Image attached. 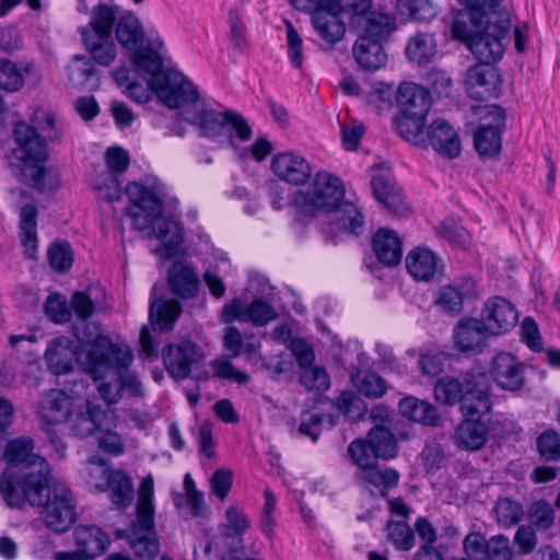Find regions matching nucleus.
<instances>
[{
  "label": "nucleus",
  "instance_id": "864d4df0",
  "mask_svg": "<svg viewBox=\"0 0 560 560\" xmlns=\"http://www.w3.org/2000/svg\"><path fill=\"white\" fill-rule=\"evenodd\" d=\"M495 514L503 526H512L522 521L524 510L518 502L505 498L497 502Z\"/></svg>",
  "mask_w": 560,
  "mask_h": 560
},
{
  "label": "nucleus",
  "instance_id": "49530a36",
  "mask_svg": "<svg viewBox=\"0 0 560 560\" xmlns=\"http://www.w3.org/2000/svg\"><path fill=\"white\" fill-rule=\"evenodd\" d=\"M369 442L373 444L378 458L389 459L397 455L398 446L394 435L382 427L371 429L369 432Z\"/></svg>",
  "mask_w": 560,
  "mask_h": 560
},
{
  "label": "nucleus",
  "instance_id": "8fccbe9b",
  "mask_svg": "<svg viewBox=\"0 0 560 560\" xmlns=\"http://www.w3.org/2000/svg\"><path fill=\"white\" fill-rule=\"evenodd\" d=\"M387 537L399 550H410L415 545V536L405 521H392L387 524Z\"/></svg>",
  "mask_w": 560,
  "mask_h": 560
},
{
  "label": "nucleus",
  "instance_id": "f3484780",
  "mask_svg": "<svg viewBox=\"0 0 560 560\" xmlns=\"http://www.w3.org/2000/svg\"><path fill=\"white\" fill-rule=\"evenodd\" d=\"M79 395V390L75 395H68L61 389L46 392L39 401L38 416L40 420L51 425L68 421L72 412L81 406Z\"/></svg>",
  "mask_w": 560,
  "mask_h": 560
},
{
  "label": "nucleus",
  "instance_id": "cd10ccee",
  "mask_svg": "<svg viewBox=\"0 0 560 560\" xmlns=\"http://www.w3.org/2000/svg\"><path fill=\"white\" fill-rule=\"evenodd\" d=\"M489 438V423L483 420L465 418L455 429L454 444L464 451L482 448Z\"/></svg>",
  "mask_w": 560,
  "mask_h": 560
},
{
  "label": "nucleus",
  "instance_id": "c03bdc74",
  "mask_svg": "<svg viewBox=\"0 0 560 560\" xmlns=\"http://www.w3.org/2000/svg\"><path fill=\"white\" fill-rule=\"evenodd\" d=\"M397 9L401 15L418 22H429L439 13L431 0H398Z\"/></svg>",
  "mask_w": 560,
  "mask_h": 560
},
{
  "label": "nucleus",
  "instance_id": "052dcab7",
  "mask_svg": "<svg viewBox=\"0 0 560 560\" xmlns=\"http://www.w3.org/2000/svg\"><path fill=\"white\" fill-rule=\"evenodd\" d=\"M394 124L396 130L404 139L410 142H416L423 130L424 119H417V117L399 113V115L396 116Z\"/></svg>",
  "mask_w": 560,
  "mask_h": 560
},
{
  "label": "nucleus",
  "instance_id": "f8f14e48",
  "mask_svg": "<svg viewBox=\"0 0 560 560\" xmlns=\"http://www.w3.org/2000/svg\"><path fill=\"white\" fill-rule=\"evenodd\" d=\"M481 122L474 132V144L480 156L490 159L499 154L502 147L501 133L505 126V113L497 105L476 108Z\"/></svg>",
  "mask_w": 560,
  "mask_h": 560
},
{
  "label": "nucleus",
  "instance_id": "6e6552de",
  "mask_svg": "<svg viewBox=\"0 0 560 560\" xmlns=\"http://www.w3.org/2000/svg\"><path fill=\"white\" fill-rule=\"evenodd\" d=\"M154 481L151 475L142 479L136 504V518L127 533L133 552L143 559L152 560L160 551V542L154 526L153 503Z\"/></svg>",
  "mask_w": 560,
  "mask_h": 560
},
{
  "label": "nucleus",
  "instance_id": "0eeeda50",
  "mask_svg": "<svg viewBox=\"0 0 560 560\" xmlns=\"http://www.w3.org/2000/svg\"><path fill=\"white\" fill-rule=\"evenodd\" d=\"M183 118L196 126L200 136L213 140L226 138L233 148H236V141L245 142L252 138V128L246 119L234 110H217L197 101L184 109Z\"/></svg>",
  "mask_w": 560,
  "mask_h": 560
},
{
  "label": "nucleus",
  "instance_id": "72a5a7b5",
  "mask_svg": "<svg viewBox=\"0 0 560 560\" xmlns=\"http://www.w3.org/2000/svg\"><path fill=\"white\" fill-rule=\"evenodd\" d=\"M168 284L173 293L189 299L198 293L200 282L190 265L175 262L168 273Z\"/></svg>",
  "mask_w": 560,
  "mask_h": 560
},
{
  "label": "nucleus",
  "instance_id": "1a4fd4ad",
  "mask_svg": "<svg viewBox=\"0 0 560 560\" xmlns=\"http://www.w3.org/2000/svg\"><path fill=\"white\" fill-rule=\"evenodd\" d=\"M114 22L113 8L100 4L93 8L90 23L80 28L86 50L101 66H109L116 58V46L110 36Z\"/></svg>",
  "mask_w": 560,
  "mask_h": 560
},
{
  "label": "nucleus",
  "instance_id": "c85d7f7f",
  "mask_svg": "<svg viewBox=\"0 0 560 560\" xmlns=\"http://www.w3.org/2000/svg\"><path fill=\"white\" fill-rule=\"evenodd\" d=\"M476 295V283L471 278H462L450 285L440 288L435 304L444 312L458 314L465 299Z\"/></svg>",
  "mask_w": 560,
  "mask_h": 560
},
{
  "label": "nucleus",
  "instance_id": "bb28decb",
  "mask_svg": "<svg viewBox=\"0 0 560 560\" xmlns=\"http://www.w3.org/2000/svg\"><path fill=\"white\" fill-rule=\"evenodd\" d=\"M372 188L375 198L395 215L405 212L406 206L400 190L396 187L393 176L387 171H376L372 176Z\"/></svg>",
  "mask_w": 560,
  "mask_h": 560
},
{
  "label": "nucleus",
  "instance_id": "e433bc0d",
  "mask_svg": "<svg viewBox=\"0 0 560 560\" xmlns=\"http://www.w3.org/2000/svg\"><path fill=\"white\" fill-rule=\"evenodd\" d=\"M373 249L378 260L386 266H395L401 260V242L393 230L380 229L373 238Z\"/></svg>",
  "mask_w": 560,
  "mask_h": 560
},
{
  "label": "nucleus",
  "instance_id": "79ce46f5",
  "mask_svg": "<svg viewBox=\"0 0 560 560\" xmlns=\"http://www.w3.org/2000/svg\"><path fill=\"white\" fill-rule=\"evenodd\" d=\"M482 65L471 66L467 69L464 84L466 91L474 98H482L491 89L492 81L495 78L493 69Z\"/></svg>",
  "mask_w": 560,
  "mask_h": 560
},
{
  "label": "nucleus",
  "instance_id": "ea45409f",
  "mask_svg": "<svg viewBox=\"0 0 560 560\" xmlns=\"http://www.w3.org/2000/svg\"><path fill=\"white\" fill-rule=\"evenodd\" d=\"M408 272L417 280H430L438 269V257L425 248L417 247L406 257Z\"/></svg>",
  "mask_w": 560,
  "mask_h": 560
},
{
  "label": "nucleus",
  "instance_id": "de8ad7c7",
  "mask_svg": "<svg viewBox=\"0 0 560 560\" xmlns=\"http://www.w3.org/2000/svg\"><path fill=\"white\" fill-rule=\"evenodd\" d=\"M249 526L250 522L238 504H232L226 509L225 523L221 525V530L224 536H242L247 532Z\"/></svg>",
  "mask_w": 560,
  "mask_h": 560
},
{
  "label": "nucleus",
  "instance_id": "4d7b16f0",
  "mask_svg": "<svg viewBox=\"0 0 560 560\" xmlns=\"http://www.w3.org/2000/svg\"><path fill=\"white\" fill-rule=\"evenodd\" d=\"M46 315L57 324L67 323L71 318V311L67 300L61 294H50L44 305Z\"/></svg>",
  "mask_w": 560,
  "mask_h": 560
},
{
  "label": "nucleus",
  "instance_id": "13d9d810",
  "mask_svg": "<svg viewBox=\"0 0 560 560\" xmlns=\"http://www.w3.org/2000/svg\"><path fill=\"white\" fill-rule=\"evenodd\" d=\"M50 267L59 272L68 270L73 261L71 247L68 243H54L48 249Z\"/></svg>",
  "mask_w": 560,
  "mask_h": 560
},
{
  "label": "nucleus",
  "instance_id": "9d476101",
  "mask_svg": "<svg viewBox=\"0 0 560 560\" xmlns=\"http://www.w3.org/2000/svg\"><path fill=\"white\" fill-rule=\"evenodd\" d=\"M42 497L39 504L32 505L42 508L40 516L45 525L57 533L68 530L77 520V503L69 487L60 481L50 485L49 477Z\"/></svg>",
  "mask_w": 560,
  "mask_h": 560
},
{
  "label": "nucleus",
  "instance_id": "e2e57ef3",
  "mask_svg": "<svg viewBox=\"0 0 560 560\" xmlns=\"http://www.w3.org/2000/svg\"><path fill=\"white\" fill-rule=\"evenodd\" d=\"M174 503L179 509L186 518H195L202 515L203 511V494L202 493H189L178 494L174 499Z\"/></svg>",
  "mask_w": 560,
  "mask_h": 560
},
{
  "label": "nucleus",
  "instance_id": "5fc2aeb1",
  "mask_svg": "<svg viewBox=\"0 0 560 560\" xmlns=\"http://www.w3.org/2000/svg\"><path fill=\"white\" fill-rule=\"evenodd\" d=\"M441 237L445 238L451 245L465 248L470 242V235L467 230L456 220L445 221L439 229Z\"/></svg>",
  "mask_w": 560,
  "mask_h": 560
},
{
  "label": "nucleus",
  "instance_id": "680f3d73",
  "mask_svg": "<svg viewBox=\"0 0 560 560\" xmlns=\"http://www.w3.org/2000/svg\"><path fill=\"white\" fill-rule=\"evenodd\" d=\"M23 74L15 63L9 60H0V89L14 92L23 85Z\"/></svg>",
  "mask_w": 560,
  "mask_h": 560
},
{
  "label": "nucleus",
  "instance_id": "dca6fc26",
  "mask_svg": "<svg viewBox=\"0 0 560 560\" xmlns=\"http://www.w3.org/2000/svg\"><path fill=\"white\" fill-rule=\"evenodd\" d=\"M98 331L101 329L97 327ZM95 332L96 326L94 327ZM95 335H88L86 340L82 341L79 350H75L72 341L68 337H58L52 339L45 351V360L48 364L49 370L57 375L66 374L73 369V364L77 361L80 365L79 357L86 349V347L94 341Z\"/></svg>",
  "mask_w": 560,
  "mask_h": 560
},
{
  "label": "nucleus",
  "instance_id": "c756f323",
  "mask_svg": "<svg viewBox=\"0 0 560 560\" xmlns=\"http://www.w3.org/2000/svg\"><path fill=\"white\" fill-rule=\"evenodd\" d=\"M355 479L360 486L373 495L386 497L387 491L396 488L399 474L393 468H380L377 465L358 470Z\"/></svg>",
  "mask_w": 560,
  "mask_h": 560
},
{
  "label": "nucleus",
  "instance_id": "603ef678",
  "mask_svg": "<svg viewBox=\"0 0 560 560\" xmlns=\"http://www.w3.org/2000/svg\"><path fill=\"white\" fill-rule=\"evenodd\" d=\"M336 407L341 415L350 420H359L366 412L363 401L350 392H342L339 395L336 399Z\"/></svg>",
  "mask_w": 560,
  "mask_h": 560
},
{
  "label": "nucleus",
  "instance_id": "412c9836",
  "mask_svg": "<svg viewBox=\"0 0 560 560\" xmlns=\"http://www.w3.org/2000/svg\"><path fill=\"white\" fill-rule=\"evenodd\" d=\"M313 9L312 24L317 34L328 44L340 42L346 33V25L339 19L340 5L337 2L327 5H308Z\"/></svg>",
  "mask_w": 560,
  "mask_h": 560
},
{
  "label": "nucleus",
  "instance_id": "20e7f679",
  "mask_svg": "<svg viewBox=\"0 0 560 560\" xmlns=\"http://www.w3.org/2000/svg\"><path fill=\"white\" fill-rule=\"evenodd\" d=\"M31 438L21 436L10 441L4 458L10 465L0 477V493L11 508H21L25 502L39 504L46 490L50 467L46 459L34 452Z\"/></svg>",
  "mask_w": 560,
  "mask_h": 560
},
{
  "label": "nucleus",
  "instance_id": "a18cd8bd",
  "mask_svg": "<svg viewBox=\"0 0 560 560\" xmlns=\"http://www.w3.org/2000/svg\"><path fill=\"white\" fill-rule=\"evenodd\" d=\"M465 390L463 384L453 376H443L438 380L434 386L435 400L446 405L454 406L463 401Z\"/></svg>",
  "mask_w": 560,
  "mask_h": 560
},
{
  "label": "nucleus",
  "instance_id": "58836bf2",
  "mask_svg": "<svg viewBox=\"0 0 560 560\" xmlns=\"http://www.w3.org/2000/svg\"><path fill=\"white\" fill-rule=\"evenodd\" d=\"M401 416L427 425L435 427L440 422L436 408L427 400L413 396L402 398L398 405Z\"/></svg>",
  "mask_w": 560,
  "mask_h": 560
},
{
  "label": "nucleus",
  "instance_id": "6ab92c4d",
  "mask_svg": "<svg viewBox=\"0 0 560 560\" xmlns=\"http://www.w3.org/2000/svg\"><path fill=\"white\" fill-rule=\"evenodd\" d=\"M202 359V353L198 347L188 340H183L176 345H170L163 350V362L166 371L174 378H186L192 365Z\"/></svg>",
  "mask_w": 560,
  "mask_h": 560
},
{
  "label": "nucleus",
  "instance_id": "473e14b6",
  "mask_svg": "<svg viewBox=\"0 0 560 560\" xmlns=\"http://www.w3.org/2000/svg\"><path fill=\"white\" fill-rule=\"evenodd\" d=\"M107 412L101 406L93 401H86V412L79 411L78 409L72 412L69 418L70 428L72 432L81 438H85L94 433L96 430H102L103 421Z\"/></svg>",
  "mask_w": 560,
  "mask_h": 560
},
{
  "label": "nucleus",
  "instance_id": "7c9ffc66",
  "mask_svg": "<svg viewBox=\"0 0 560 560\" xmlns=\"http://www.w3.org/2000/svg\"><path fill=\"white\" fill-rule=\"evenodd\" d=\"M460 409L464 418L483 420L489 423L492 402L488 389L479 386V383H468Z\"/></svg>",
  "mask_w": 560,
  "mask_h": 560
},
{
  "label": "nucleus",
  "instance_id": "a878e982",
  "mask_svg": "<svg viewBox=\"0 0 560 560\" xmlns=\"http://www.w3.org/2000/svg\"><path fill=\"white\" fill-rule=\"evenodd\" d=\"M432 148L448 159L457 158L460 154V139L456 130L444 119L433 120L427 131Z\"/></svg>",
  "mask_w": 560,
  "mask_h": 560
},
{
  "label": "nucleus",
  "instance_id": "a19ab883",
  "mask_svg": "<svg viewBox=\"0 0 560 560\" xmlns=\"http://www.w3.org/2000/svg\"><path fill=\"white\" fill-rule=\"evenodd\" d=\"M182 313V306L175 299L151 300L149 317L151 323L161 331L172 329L174 323Z\"/></svg>",
  "mask_w": 560,
  "mask_h": 560
},
{
  "label": "nucleus",
  "instance_id": "9b49d317",
  "mask_svg": "<svg viewBox=\"0 0 560 560\" xmlns=\"http://www.w3.org/2000/svg\"><path fill=\"white\" fill-rule=\"evenodd\" d=\"M86 483L97 491H109L113 504L128 506L133 499V486L128 476L120 470H112L106 462L91 457L84 468Z\"/></svg>",
  "mask_w": 560,
  "mask_h": 560
},
{
  "label": "nucleus",
  "instance_id": "3c124183",
  "mask_svg": "<svg viewBox=\"0 0 560 560\" xmlns=\"http://www.w3.org/2000/svg\"><path fill=\"white\" fill-rule=\"evenodd\" d=\"M354 385L360 393L369 397H381L386 392V383L374 372H362L354 378Z\"/></svg>",
  "mask_w": 560,
  "mask_h": 560
},
{
  "label": "nucleus",
  "instance_id": "393cba45",
  "mask_svg": "<svg viewBox=\"0 0 560 560\" xmlns=\"http://www.w3.org/2000/svg\"><path fill=\"white\" fill-rule=\"evenodd\" d=\"M491 376L503 389L518 390L524 385L523 364L511 353L502 352L494 357Z\"/></svg>",
  "mask_w": 560,
  "mask_h": 560
},
{
  "label": "nucleus",
  "instance_id": "2f4dec72",
  "mask_svg": "<svg viewBox=\"0 0 560 560\" xmlns=\"http://www.w3.org/2000/svg\"><path fill=\"white\" fill-rule=\"evenodd\" d=\"M488 335L482 324L475 318L459 322L454 329L455 345L463 352L480 351Z\"/></svg>",
  "mask_w": 560,
  "mask_h": 560
},
{
  "label": "nucleus",
  "instance_id": "4be33fe9",
  "mask_svg": "<svg viewBox=\"0 0 560 560\" xmlns=\"http://www.w3.org/2000/svg\"><path fill=\"white\" fill-rule=\"evenodd\" d=\"M271 170L281 180L293 185L305 184L312 174L306 159L291 151L276 154L271 160Z\"/></svg>",
  "mask_w": 560,
  "mask_h": 560
},
{
  "label": "nucleus",
  "instance_id": "5701e85b",
  "mask_svg": "<svg viewBox=\"0 0 560 560\" xmlns=\"http://www.w3.org/2000/svg\"><path fill=\"white\" fill-rule=\"evenodd\" d=\"M399 113L424 119L431 107V97L427 89L413 82H402L396 93Z\"/></svg>",
  "mask_w": 560,
  "mask_h": 560
},
{
  "label": "nucleus",
  "instance_id": "b1692460",
  "mask_svg": "<svg viewBox=\"0 0 560 560\" xmlns=\"http://www.w3.org/2000/svg\"><path fill=\"white\" fill-rule=\"evenodd\" d=\"M164 42L153 30L148 31L147 44L132 51V61L136 67L151 75L150 81L162 77Z\"/></svg>",
  "mask_w": 560,
  "mask_h": 560
},
{
  "label": "nucleus",
  "instance_id": "37998d69",
  "mask_svg": "<svg viewBox=\"0 0 560 560\" xmlns=\"http://www.w3.org/2000/svg\"><path fill=\"white\" fill-rule=\"evenodd\" d=\"M436 54L434 36L428 33H419L408 42L406 47L407 57L417 63L429 62Z\"/></svg>",
  "mask_w": 560,
  "mask_h": 560
},
{
  "label": "nucleus",
  "instance_id": "774afa93",
  "mask_svg": "<svg viewBox=\"0 0 560 560\" xmlns=\"http://www.w3.org/2000/svg\"><path fill=\"white\" fill-rule=\"evenodd\" d=\"M488 540L479 533H470L464 539V551L471 560H486Z\"/></svg>",
  "mask_w": 560,
  "mask_h": 560
},
{
  "label": "nucleus",
  "instance_id": "f704fd0d",
  "mask_svg": "<svg viewBox=\"0 0 560 560\" xmlns=\"http://www.w3.org/2000/svg\"><path fill=\"white\" fill-rule=\"evenodd\" d=\"M115 35L118 43L130 51L137 50L144 39L142 24L131 12H125L116 19Z\"/></svg>",
  "mask_w": 560,
  "mask_h": 560
},
{
  "label": "nucleus",
  "instance_id": "338daca9",
  "mask_svg": "<svg viewBox=\"0 0 560 560\" xmlns=\"http://www.w3.org/2000/svg\"><path fill=\"white\" fill-rule=\"evenodd\" d=\"M539 453L548 460L560 457V436L555 431H546L537 440Z\"/></svg>",
  "mask_w": 560,
  "mask_h": 560
},
{
  "label": "nucleus",
  "instance_id": "c9c22d12",
  "mask_svg": "<svg viewBox=\"0 0 560 560\" xmlns=\"http://www.w3.org/2000/svg\"><path fill=\"white\" fill-rule=\"evenodd\" d=\"M75 544L86 557L102 555L109 545V537L97 526L81 525L74 530Z\"/></svg>",
  "mask_w": 560,
  "mask_h": 560
},
{
  "label": "nucleus",
  "instance_id": "7ed1b4c3",
  "mask_svg": "<svg viewBox=\"0 0 560 560\" xmlns=\"http://www.w3.org/2000/svg\"><path fill=\"white\" fill-rule=\"evenodd\" d=\"M345 186L334 174L318 172L307 190H299L293 196L291 206L293 220L299 225H306L318 212L328 217L330 230L325 233L348 232L359 234L364 225V218L359 208L345 200Z\"/></svg>",
  "mask_w": 560,
  "mask_h": 560
},
{
  "label": "nucleus",
  "instance_id": "2eb2a0df",
  "mask_svg": "<svg viewBox=\"0 0 560 560\" xmlns=\"http://www.w3.org/2000/svg\"><path fill=\"white\" fill-rule=\"evenodd\" d=\"M278 316L275 307L264 299H255L249 304L242 298H234L226 303L221 312L222 320L226 324L234 320L265 326Z\"/></svg>",
  "mask_w": 560,
  "mask_h": 560
},
{
  "label": "nucleus",
  "instance_id": "39448f33",
  "mask_svg": "<svg viewBox=\"0 0 560 560\" xmlns=\"http://www.w3.org/2000/svg\"><path fill=\"white\" fill-rule=\"evenodd\" d=\"M161 191L158 184L148 187L137 182L129 183L125 189L132 203L129 215L133 228L147 238L155 237L160 245L153 250L154 254L170 259L178 254L184 242V230L179 221L162 215Z\"/></svg>",
  "mask_w": 560,
  "mask_h": 560
},
{
  "label": "nucleus",
  "instance_id": "a211bd4d",
  "mask_svg": "<svg viewBox=\"0 0 560 560\" xmlns=\"http://www.w3.org/2000/svg\"><path fill=\"white\" fill-rule=\"evenodd\" d=\"M518 320L514 305L501 296L489 299L479 320L489 335H501L512 329Z\"/></svg>",
  "mask_w": 560,
  "mask_h": 560
},
{
  "label": "nucleus",
  "instance_id": "bf43d9fd",
  "mask_svg": "<svg viewBox=\"0 0 560 560\" xmlns=\"http://www.w3.org/2000/svg\"><path fill=\"white\" fill-rule=\"evenodd\" d=\"M301 384L310 390H326L329 387V376L327 372L318 366H306L300 374Z\"/></svg>",
  "mask_w": 560,
  "mask_h": 560
},
{
  "label": "nucleus",
  "instance_id": "0e129e2a",
  "mask_svg": "<svg viewBox=\"0 0 560 560\" xmlns=\"http://www.w3.org/2000/svg\"><path fill=\"white\" fill-rule=\"evenodd\" d=\"M366 129L363 122L351 120L341 125L342 145L348 151H355Z\"/></svg>",
  "mask_w": 560,
  "mask_h": 560
},
{
  "label": "nucleus",
  "instance_id": "4468645a",
  "mask_svg": "<svg viewBox=\"0 0 560 560\" xmlns=\"http://www.w3.org/2000/svg\"><path fill=\"white\" fill-rule=\"evenodd\" d=\"M340 11L350 14V25L355 31L382 34L395 30V19L382 11L371 10V0H337Z\"/></svg>",
  "mask_w": 560,
  "mask_h": 560
},
{
  "label": "nucleus",
  "instance_id": "4c0bfd02",
  "mask_svg": "<svg viewBox=\"0 0 560 560\" xmlns=\"http://www.w3.org/2000/svg\"><path fill=\"white\" fill-rule=\"evenodd\" d=\"M37 217L38 210L32 202H25L19 212V229L25 253L33 258L37 249Z\"/></svg>",
  "mask_w": 560,
  "mask_h": 560
},
{
  "label": "nucleus",
  "instance_id": "69168bd1",
  "mask_svg": "<svg viewBox=\"0 0 560 560\" xmlns=\"http://www.w3.org/2000/svg\"><path fill=\"white\" fill-rule=\"evenodd\" d=\"M487 560H513L510 540L503 535L493 536L488 540Z\"/></svg>",
  "mask_w": 560,
  "mask_h": 560
},
{
  "label": "nucleus",
  "instance_id": "f257e3e1",
  "mask_svg": "<svg viewBox=\"0 0 560 560\" xmlns=\"http://www.w3.org/2000/svg\"><path fill=\"white\" fill-rule=\"evenodd\" d=\"M503 0H457L452 37L460 40L480 60L489 65L504 54V40L511 30L510 14L500 7Z\"/></svg>",
  "mask_w": 560,
  "mask_h": 560
},
{
  "label": "nucleus",
  "instance_id": "423d86ee",
  "mask_svg": "<svg viewBox=\"0 0 560 560\" xmlns=\"http://www.w3.org/2000/svg\"><path fill=\"white\" fill-rule=\"evenodd\" d=\"M14 136L19 144L16 159L20 161V180L39 191L56 189L60 184L57 173L44 166L48 156L45 140L25 122L15 125Z\"/></svg>",
  "mask_w": 560,
  "mask_h": 560
},
{
  "label": "nucleus",
  "instance_id": "f03ea898",
  "mask_svg": "<svg viewBox=\"0 0 560 560\" xmlns=\"http://www.w3.org/2000/svg\"><path fill=\"white\" fill-rule=\"evenodd\" d=\"M79 361L84 373L98 383L97 392L108 405L117 402L124 389L132 396L142 395L138 376L128 369L133 361V353L125 340L112 339L97 331L94 341L80 354Z\"/></svg>",
  "mask_w": 560,
  "mask_h": 560
},
{
  "label": "nucleus",
  "instance_id": "aec40b11",
  "mask_svg": "<svg viewBox=\"0 0 560 560\" xmlns=\"http://www.w3.org/2000/svg\"><path fill=\"white\" fill-rule=\"evenodd\" d=\"M359 38L353 45V56L357 62L365 70L376 71L387 61V56L381 45V40L389 36L392 32L370 34L364 30L357 31Z\"/></svg>",
  "mask_w": 560,
  "mask_h": 560
},
{
  "label": "nucleus",
  "instance_id": "6e6d98bb",
  "mask_svg": "<svg viewBox=\"0 0 560 560\" xmlns=\"http://www.w3.org/2000/svg\"><path fill=\"white\" fill-rule=\"evenodd\" d=\"M210 365L213 376L218 378L233 381L237 384H246L250 380L248 373L237 370L228 359L213 360Z\"/></svg>",
  "mask_w": 560,
  "mask_h": 560
},
{
  "label": "nucleus",
  "instance_id": "09e8293b",
  "mask_svg": "<svg viewBox=\"0 0 560 560\" xmlns=\"http://www.w3.org/2000/svg\"><path fill=\"white\" fill-rule=\"evenodd\" d=\"M348 453L353 463L359 467V470L369 468L377 464L378 456L374 451L373 444L366 439H357L351 442L348 447Z\"/></svg>",
  "mask_w": 560,
  "mask_h": 560
},
{
  "label": "nucleus",
  "instance_id": "ddd939ff",
  "mask_svg": "<svg viewBox=\"0 0 560 560\" xmlns=\"http://www.w3.org/2000/svg\"><path fill=\"white\" fill-rule=\"evenodd\" d=\"M154 93L170 108L190 107L198 101L197 88L182 72L167 69L151 81Z\"/></svg>",
  "mask_w": 560,
  "mask_h": 560
}]
</instances>
